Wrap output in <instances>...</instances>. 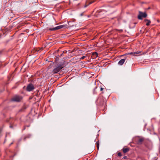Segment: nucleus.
<instances>
[{
    "instance_id": "obj_1",
    "label": "nucleus",
    "mask_w": 160,
    "mask_h": 160,
    "mask_svg": "<svg viewBox=\"0 0 160 160\" xmlns=\"http://www.w3.org/2000/svg\"><path fill=\"white\" fill-rule=\"evenodd\" d=\"M68 64V63L64 60L58 63H57L55 64L54 68L52 71V73L53 74L58 73Z\"/></svg>"
},
{
    "instance_id": "obj_2",
    "label": "nucleus",
    "mask_w": 160,
    "mask_h": 160,
    "mask_svg": "<svg viewBox=\"0 0 160 160\" xmlns=\"http://www.w3.org/2000/svg\"><path fill=\"white\" fill-rule=\"evenodd\" d=\"M139 14L138 15V18L139 20H142V18H145L147 17V15L146 12H143L140 11H139Z\"/></svg>"
},
{
    "instance_id": "obj_3",
    "label": "nucleus",
    "mask_w": 160,
    "mask_h": 160,
    "mask_svg": "<svg viewBox=\"0 0 160 160\" xmlns=\"http://www.w3.org/2000/svg\"><path fill=\"white\" fill-rule=\"evenodd\" d=\"M67 27V25H59L57 27H56L54 28H49V29L50 31H55L57 30H58L62 28H66Z\"/></svg>"
},
{
    "instance_id": "obj_4",
    "label": "nucleus",
    "mask_w": 160,
    "mask_h": 160,
    "mask_svg": "<svg viewBox=\"0 0 160 160\" xmlns=\"http://www.w3.org/2000/svg\"><path fill=\"white\" fill-rule=\"evenodd\" d=\"M22 99V98L21 96L16 95L12 99V100L13 101L18 102H20Z\"/></svg>"
},
{
    "instance_id": "obj_5",
    "label": "nucleus",
    "mask_w": 160,
    "mask_h": 160,
    "mask_svg": "<svg viewBox=\"0 0 160 160\" xmlns=\"http://www.w3.org/2000/svg\"><path fill=\"white\" fill-rule=\"evenodd\" d=\"M35 89V87L32 84H29L27 87L26 90L28 92L32 91Z\"/></svg>"
},
{
    "instance_id": "obj_6",
    "label": "nucleus",
    "mask_w": 160,
    "mask_h": 160,
    "mask_svg": "<svg viewBox=\"0 0 160 160\" xmlns=\"http://www.w3.org/2000/svg\"><path fill=\"white\" fill-rule=\"evenodd\" d=\"M144 139L143 138H140L137 139V142L138 144H141L142 142L143 141Z\"/></svg>"
},
{
    "instance_id": "obj_7",
    "label": "nucleus",
    "mask_w": 160,
    "mask_h": 160,
    "mask_svg": "<svg viewBox=\"0 0 160 160\" xmlns=\"http://www.w3.org/2000/svg\"><path fill=\"white\" fill-rule=\"evenodd\" d=\"M126 59H122L120 60L118 62V64L120 65H122L125 62Z\"/></svg>"
},
{
    "instance_id": "obj_8",
    "label": "nucleus",
    "mask_w": 160,
    "mask_h": 160,
    "mask_svg": "<svg viewBox=\"0 0 160 160\" xmlns=\"http://www.w3.org/2000/svg\"><path fill=\"white\" fill-rule=\"evenodd\" d=\"M122 150L124 153H126L129 150V149L128 148H122Z\"/></svg>"
},
{
    "instance_id": "obj_9",
    "label": "nucleus",
    "mask_w": 160,
    "mask_h": 160,
    "mask_svg": "<svg viewBox=\"0 0 160 160\" xmlns=\"http://www.w3.org/2000/svg\"><path fill=\"white\" fill-rule=\"evenodd\" d=\"M144 21L145 22H148L146 24V25L147 26H148L149 25L150 23L151 22V21L150 20L147 19H145Z\"/></svg>"
},
{
    "instance_id": "obj_10",
    "label": "nucleus",
    "mask_w": 160,
    "mask_h": 160,
    "mask_svg": "<svg viewBox=\"0 0 160 160\" xmlns=\"http://www.w3.org/2000/svg\"><path fill=\"white\" fill-rule=\"evenodd\" d=\"M88 1H87V2H86V3H88V4L87 5H85L84 6V8H86L87 6H88L89 5H90L92 3H93V2H89L88 3Z\"/></svg>"
},
{
    "instance_id": "obj_11",
    "label": "nucleus",
    "mask_w": 160,
    "mask_h": 160,
    "mask_svg": "<svg viewBox=\"0 0 160 160\" xmlns=\"http://www.w3.org/2000/svg\"><path fill=\"white\" fill-rule=\"evenodd\" d=\"M31 136V135L29 134H28V135H27L26 136H25V137L24 138V140H25L26 139V138H30Z\"/></svg>"
},
{
    "instance_id": "obj_12",
    "label": "nucleus",
    "mask_w": 160,
    "mask_h": 160,
    "mask_svg": "<svg viewBox=\"0 0 160 160\" xmlns=\"http://www.w3.org/2000/svg\"><path fill=\"white\" fill-rule=\"evenodd\" d=\"M93 55H95V56H96V57H98V53L97 52H93Z\"/></svg>"
},
{
    "instance_id": "obj_13",
    "label": "nucleus",
    "mask_w": 160,
    "mask_h": 160,
    "mask_svg": "<svg viewBox=\"0 0 160 160\" xmlns=\"http://www.w3.org/2000/svg\"><path fill=\"white\" fill-rule=\"evenodd\" d=\"M140 53V52H134V53H133V52H131L130 53V54H134L133 55L134 56H135V54H138V53Z\"/></svg>"
},
{
    "instance_id": "obj_14",
    "label": "nucleus",
    "mask_w": 160,
    "mask_h": 160,
    "mask_svg": "<svg viewBox=\"0 0 160 160\" xmlns=\"http://www.w3.org/2000/svg\"><path fill=\"white\" fill-rule=\"evenodd\" d=\"M26 108L25 107H23L21 109L19 110L20 112H21L23 111L24 110H25L26 109Z\"/></svg>"
},
{
    "instance_id": "obj_15",
    "label": "nucleus",
    "mask_w": 160,
    "mask_h": 160,
    "mask_svg": "<svg viewBox=\"0 0 160 160\" xmlns=\"http://www.w3.org/2000/svg\"><path fill=\"white\" fill-rule=\"evenodd\" d=\"M97 147L98 149L99 147V143L98 142H97Z\"/></svg>"
},
{
    "instance_id": "obj_16",
    "label": "nucleus",
    "mask_w": 160,
    "mask_h": 160,
    "mask_svg": "<svg viewBox=\"0 0 160 160\" xmlns=\"http://www.w3.org/2000/svg\"><path fill=\"white\" fill-rule=\"evenodd\" d=\"M118 156L121 157L122 156V154L121 152H119L118 153Z\"/></svg>"
},
{
    "instance_id": "obj_17",
    "label": "nucleus",
    "mask_w": 160,
    "mask_h": 160,
    "mask_svg": "<svg viewBox=\"0 0 160 160\" xmlns=\"http://www.w3.org/2000/svg\"><path fill=\"white\" fill-rule=\"evenodd\" d=\"M86 57V56H83L82 57H81L80 59L82 60V59H84Z\"/></svg>"
},
{
    "instance_id": "obj_18",
    "label": "nucleus",
    "mask_w": 160,
    "mask_h": 160,
    "mask_svg": "<svg viewBox=\"0 0 160 160\" xmlns=\"http://www.w3.org/2000/svg\"><path fill=\"white\" fill-rule=\"evenodd\" d=\"M52 65H53V64H52V63L50 64L49 65V66H48V68H51V67H52Z\"/></svg>"
},
{
    "instance_id": "obj_19",
    "label": "nucleus",
    "mask_w": 160,
    "mask_h": 160,
    "mask_svg": "<svg viewBox=\"0 0 160 160\" xmlns=\"http://www.w3.org/2000/svg\"><path fill=\"white\" fill-rule=\"evenodd\" d=\"M127 157L126 156H124L123 158L124 159H127Z\"/></svg>"
},
{
    "instance_id": "obj_20",
    "label": "nucleus",
    "mask_w": 160,
    "mask_h": 160,
    "mask_svg": "<svg viewBox=\"0 0 160 160\" xmlns=\"http://www.w3.org/2000/svg\"><path fill=\"white\" fill-rule=\"evenodd\" d=\"M97 88V87H96L95 88L94 90V91H93V93L94 94L95 93V89Z\"/></svg>"
},
{
    "instance_id": "obj_21",
    "label": "nucleus",
    "mask_w": 160,
    "mask_h": 160,
    "mask_svg": "<svg viewBox=\"0 0 160 160\" xmlns=\"http://www.w3.org/2000/svg\"><path fill=\"white\" fill-rule=\"evenodd\" d=\"M103 88H100V91H102V90H103Z\"/></svg>"
},
{
    "instance_id": "obj_22",
    "label": "nucleus",
    "mask_w": 160,
    "mask_h": 160,
    "mask_svg": "<svg viewBox=\"0 0 160 160\" xmlns=\"http://www.w3.org/2000/svg\"><path fill=\"white\" fill-rule=\"evenodd\" d=\"M63 52L62 53H61V54H60V56H62L63 55Z\"/></svg>"
},
{
    "instance_id": "obj_23",
    "label": "nucleus",
    "mask_w": 160,
    "mask_h": 160,
    "mask_svg": "<svg viewBox=\"0 0 160 160\" xmlns=\"http://www.w3.org/2000/svg\"><path fill=\"white\" fill-rule=\"evenodd\" d=\"M12 144H13V143H12V142L11 143H10V146L11 145H12Z\"/></svg>"
},
{
    "instance_id": "obj_24",
    "label": "nucleus",
    "mask_w": 160,
    "mask_h": 160,
    "mask_svg": "<svg viewBox=\"0 0 160 160\" xmlns=\"http://www.w3.org/2000/svg\"><path fill=\"white\" fill-rule=\"evenodd\" d=\"M99 99H98L97 100L98 101H99Z\"/></svg>"
},
{
    "instance_id": "obj_25",
    "label": "nucleus",
    "mask_w": 160,
    "mask_h": 160,
    "mask_svg": "<svg viewBox=\"0 0 160 160\" xmlns=\"http://www.w3.org/2000/svg\"><path fill=\"white\" fill-rule=\"evenodd\" d=\"M120 30V31H122V30H121H121Z\"/></svg>"
},
{
    "instance_id": "obj_26",
    "label": "nucleus",
    "mask_w": 160,
    "mask_h": 160,
    "mask_svg": "<svg viewBox=\"0 0 160 160\" xmlns=\"http://www.w3.org/2000/svg\"><path fill=\"white\" fill-rule=\"evenodd\" d=\"M102 104H100V105H101Z\"/></svg>"
}]
</instances>
